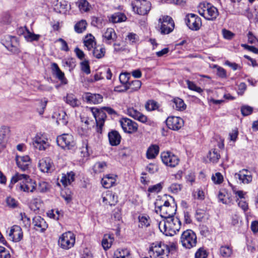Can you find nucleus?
Here are the masks:
<instances>
[{
	"label": "nucleus",
	"mask_w": 258,
	"mask_h": 258,
	"mask_svg": "<svg viewBox=\"0 0 258 258\" xmlns=\"http://www.w3.org/2000/svg\"><path fill=\"white\" fill-rule=\"evenodd\" d=\"M182 188V185L179 183H172L168 188V191L173 194H177Z\"/></svg>",
	"instance_id": "5fc2aeb1"
},
{
	"label": "nucleus",
	"mask_w": 258,
	"mask_h": 258,
	"mask_svg": "<svg viewBox=\"0 0 258 258\" xmlns=\"http://www.w3.org/2000/svg\"><path fill=\"white\" fill-rule=\"evenodd\" d=\"M185 179L187 182H189L192 184L195 181V174L194 172L190 171L185 175Z\"/></svg>",
	"instance_id": "338daca9"
},
{
	"label": "nucleus",
	"mask_w": 258,
	"mask_h": 258,
	"mask_svg": "<svg viewBox=\"0 0 258 258\" xmlns=\"http://www.w3.org/2000/svg\"><path fill=\"white\" fill-rule=\"evenodd\" d=\"M131 92L138 91L141 87L142 83L139 80H134L128 84Z\"/></svg>",
	"instance_id": "603ef678"
},
{
	"label": "nucleus",
	"mask_w": 258,
	"mask_h": 258,
	"mask_svg": "<svg viewBox=\"0 0 258 258\" xmlns=\"http://www.w3.org/2000/svg\"><path fill=\"white\" fill-rule=\"evenodd\" d=\"M212 180L216 184H220L223 181V177L220 172H217L212 176Z\"/></svg>",
	"instance_id": "bf43d9fd"
},
{
	"label": "nucleus",
	"mask_w": 258,
	"mask_h": 258,
	"mask_svg": "<svg viewBox=\"0 0 258 258\" xmlns=\"http://www.w3.org/2000/svg\"><path fill=\"white\" fill-rule=\"evenodd\" d=\"M106 49L103 45H97L93 50V54L94 57L98 59L103 58L105 54Z\"/></svg>",
	"instance_id": "72a5a7b5"
},
{
	"label": "nucleus",
	"mask_w": 258,
	"mask_h": 258,
	"mask_svg": "<svg viewBox=\"0 0 258 258\" xmlns=\"http://www.w3.org/2000/svg\"><path fill=\"white\" fill-rule=\"evenodd\" d=\"M83 98L87 103L90 104H99L103 101V97L101 95L89 92L85 93Z\"/></svg>",
	"instance_id": "b1692460"
},
{
	"label": "nucleus",
	"mask_w": 258,
	"mask_h": 258,
	"mask_svg": "<svg viewBox=\"0 0 258 258\" xmlns=\"http://www.w3.org/2000/svg\"><path fill=\"white\" fill-rule=\"evenodd\" d=\"M76 5L81 12H87L91 8L86 0H78L76 2Z\"/></svg>",
	"instance_id": "e433bc0d"
},
{
	"label": "nucleus",
	"mask_w": 258,
	"mask_h": 258,
	"mask_svg": "<svg viewBox=\"0 0 258 258\" xmlns=\"http://www.w3.org/2000/svg\"><path fill=\"white\" fill-rule=\"evenodd\" d=\"M48 189V183L43 181H41L39 182L38 186H36V190L40 192H44Z\"/></svg>",
	"instance_id": "13d9d810"
},
{
	"label": "nucleus",
	"mask_w": 258,
	"mask_h": 258,
	"mask_svg": "<svg viewBox=\"0 0 258 258\" xmlns=\"http://www.w3.org/2000/svg\"><path fill=\"white\" fill-rule=\"evenodd\" d=\"M173 107L177 110L182 111L185 109L186 105L183 100L179 98H175L173 99Z\"/></svg>",
	"instance_id": "ea45409f"
},
{
	"label": "nucleus",
	"mask_w": 258,
	"mask_h": 258,
	"mask_svg": "<svg viewBox=\"0 0 258 258\" xmlns=\"http://www.w3.org/2000/svg\"><path fill=\"white\" fill-rule=\"evenodd\" d=\"M51 69L53 75L61 81L62 84H67L68 81L64 77V73L60 70L58 65L53 62L51 64Z\"/></svg>",
	"instance_id": "bb28decb"
},
{
	"label": "nucleus",
	"mask_w": 258,
	"mask_h": 258,
	"mask_svg": "<svg viewBox=\"0 0 258 258\" xmlns=\"http://www.w3.org/2000/svg\"><path fill=\"white\" fill-rule=\"evenodd\" d=\"M114 240L113 236L111 234H105L102 240V245L104 249H109Z\"/></svg>",
	"instance_id": "f704fd0d"
},
{
	"label": "nucleus",
	"mask_w": 258,
	"mask_h": 258,
	"mask_svg": "<svg viewBox=\"0 0 258 258\" xmlns=\"http://www.w3.org/2000/svg\"><path fill=\"white\" fill-rule=\"evenodd\" d=\"M9 238L14 242L21 241L23 237V233L22 228L18 225H13L10 228L8 234Z\"/></svg>",
	"instance_id": "a211bd4d"
},
{
	"label": "nucleus",
	"mask_w": 258,
	"mask_h": 258,
	"mask_svg": "<svg viewBox=\"0 0 258 258\" xmlns=\"http://www.w3.org/2000/svg\"><path fill=\"white\" fill-rule=\"evenodd\" d=\"M9 132L10 129L7 126H3L0 128V152L6 147V136Z\"/></svg>",
	"instance_id": "c85d7f7f"
},
{
	"label": "nucleus",
	"mask_w": 258,
	"mask_h": 258,
	"mask_svg": "<svg viewBox=\"0 0 258 258\" xmlns=\"http://www.w3.org/2000/svg\"><path fill=\"white\" fill-rule=\"evenodd\" d=\"M106 167L105 162H97L94 166V170L95 173H100L104 171Z\"/></svg>",
	"instance_id": "864d4df0"
},
{
	"label": "nucleus",
	"mask_w": 258,
	"mask_h": 258,
	"mask_svg": "<svg viewBox=\"0 0 258 258\" xmlns=\"http://www.w3.org/2000/svg\"><path fill=\"white\" fill-rule=\"evenodd\" d=\"M91 25L97 28H101L103 25V20L100 17L93 16L91 18Z\"/></svg>",
	"instance_id": "de8ad7c7"
},
{
	"label": "nucleus",
	"mask_w": 258,
	"mask_h": 258,
	"mask_svg": "<svg viewBox=\"0 0 258 258\" xmlns=\"http://www.w3.org/2000/svg\"><path fill=\"white\" fill-rule=\"evenodd\" d=\"M127 114L143 123L149 125H152L153 124V122L147 116L133 107H130L127 109Z\"/></svg>",
	"instance_id": "ddd939ff"
},
{
	"label": "nucleus",
	"mask_w": 258,
	"mask_h": 258,
	"mask_svg": "<svg viewBox=\"0 0 258 258\" xmlns=\"http://www.w3.org/2000/svg\"><path fill=\"white\" fill-rule=\"evenodd\" d=\"M17 165L22 171L27 170L31 163L30 157L27 156H17L16 158Z\"/></svg>",
	"instance_id": "5701e85b"
},
{
	"label": "nucleus",
	"mask_w": 258,
	"mask_h": 258,
	"mask_svg": "<svg viewBox=\"0 0 258 258\" xmlns=\"http://www.w3.org/2000/svg\"><path fill=\"white\" fill-rule=\"evenodd\" d=\"M84 45L87 48L88 50H90L96 44L94 41V37L90 35V37H86L84 41Z\"/></svg>",
	"instance_id": "49530a36"
},
{
	"label": "nucleus",
	"mask_w": 258,
	"mask_h": 258,
	"mask_svg": "<svg viewBox=\"0 0 258 258\" xmlns=\"http://www.w3.org/2000/svg\"><path fill=\"white\" fill-rule=\"evenodd\" d=\"M208 157L211 162L217 163L220 158L219 150L217 149H212L209 152Z\"/></svg>",
	"instance_id": "37998d69"
},
{
	"label": "nucleus",
	"mask_w": 258,
	"mask_h": 258,
	"mask_svg": "<svg viewBox=\"0 0 258 258\" xmlns=\"http://www.w3.org/2000/svg\"><path fill=\"white\" fill-rule=\"evenodd\" d=\"M133 9L139 15H145L150 10L151 3L146 0H136L133 4Z\"/></svg>",
	"instance_id": "9d476101"
},
{
	"label": "nucleus",
	"mask_w": 258,
	"mask_h": 258,
	"mask_svg": "<svg viewBox=\"0 0 258 258\" xmlns=\"http://www.w3.org/2000/svg\"><path fill=\"white\" fill-rule=\"evenodd\" d=\"M169 252V246L162 242L152 243L149 250L151 258H168Z\"/></svg>",
	"instance_id": "20e7f679"
},
{
	"label": "nucleus",
	"mask_w": 258,
	"mask_h": 258,
	"mask_svg": "<svg viewBox=\"0 0 258 258\" xmlns=\"http://www.w3.org/2000/svg\"><path fill=\"white\" fill-rule=\"evenodd\" d=\"M158 104L154 100H149L145 104V108L147 110L151 111L155 110L158 108Z\"/></svg>",
	"instance_id": "3c124183"
},
{
	"label": "nucleus",
	"mask_w": 258,
	"mask_h": 258,
	"mask_svg": "<svg viewBox=\"0 0 258 258\" xmlns=\"http://www.w3.org/2000/svg\"><path fill=\"white\" fill-rule=\"evenodd\" d=\"M155 211L159 213L160 216L165 219L173 217L175 214L176 207L174 205L171 206L169 200L165 198L160 200H157L155 203Z\"/></svg>",
	"instance_id": "7ed1b4c3"
},
{
	"label": "nucleus",
	"mask_w": 258,
	"mask_h": 258,
	"mask_svg": "<svg viewBox=\"0 0 258 258\" xmlns=\"http://www.w3.org/2000/svg\"><path fill=\"white\" fill-rule=\"evenodd\" d=\"M109 21L112 23H121L126 21L127 18L122 12H116L108 17Z\"/></svg>",
	"instance_id": "c756f323"
},
{
	"label": "nucleus",
	"mask_w": 258,
	"mask_h": 258,
	"mask_svg": "<svg viewBox=\"0 0 258 258\" xmlns=\"http://www.w3.org/2000/svg\"><path fill=\"white\" fill-rule=\"evenodd\" d=\"M10 257L9 252L5 247L0 246V258H10Z\"/></svg>",
	"instance_id": "774afa93"
},
{
	"label": "nucleus",
	"mask_w": 258,
	"mask_h": 258,
	"mask_svg": "<svg viewBox=\"0 0 258 258\" xmlns=\"http://www.w3.org/2000/svg\"><path fill=\"white\" fill-rule=\"evenodd\" d=\"M166 124L169 129L178 131L183 126L184 121L180 117L171 116L167 117Z\"/></svg>",
	"instance_id": "f3484780"
},
{
	"label": "nucleus",
	"mask_w": 258,
	"mask_h": 258,
	"mask_svg": "<svg viewBox=\"0 0 258 258\" xmlns=\"http://www.w3.org/2000/svg\"><path fill=\"white\" fill-rule=\"evenodd\" d=\"M219 252L222 257H229L233 253L232 248L230 245H222L220 247Z\"/></svg>",
	"instance_id": "58836bf2"
},
{
	"label": "nucleus",
	"mask_w": 258,
	"mask_h": 258,
	"mask_svg": "<svg viewBox=\"0 0 258 258\" xmlns=\"http://www.w3.org/2000/svg\"><path fill=\"white\" fill-rule=\"evenodd\" d=\"M161 232L166 236H173L180 229L181 222L177 217H171L163 220L158 224Z\"/></svg>",
	"instance_id": "f03ea898"
},
{
	"label": "nucleus",
	"mask_w": 258,
	"mask_h": 258,
	"mask_svg": "<svg viewBox=\"0 0 258 258\" xmlns=\"http://www.w3.org/2000/svg\"><path fill=\"white\" fill-rule=\"evenodd\" d=\"M161 158L162 162L165 165L170 167H175L179 162V158L169 151L161 153Z\"/></svg>",
	"instance_id": "2eb2a0df"
},
{
	"label": "nucleus",
	"mask_w": 258,
	"mask_h": 258,
	"mask_svg": "<svg viewBox=\"0 0 258 258\" xmlns=\"http://www.w3.org/2000/svg\"><path fill=\"white\" fill-rule=\"evenodd\" d=\"M1 42L8 51L14 54H18L21 52L20 41L16 36L5 35L1 40Z\"/></svg>",
	"instance_id": "423d86ee"
},
{
	"label": "nucleus",
	"mask_w": 258,
	"mask_h": 258,
	"mask_svg": "<svg viewBox=\"0 0 258 258\" xmlns=\"http://www.w3.org/2000/svg\"><path fill=\"white\" fill-rule=\"evenodd\" d=\"M114 258H131L130 251L126 248L118 249L114 252Z\"/></svg>",
	"instance_id": "4c0bfd02"
},
{
	"label": "nucleus",
	"mask_w": 258,
	"mask_h": 258,
	"mask_svg": "<svg viewBox=\"0 0 258 258\" xmlns=\"http://www.w3.org/2000/svg\"><path fill=\"white\" fill-rule=\"evenodd\" d=\"M180 241L183 247L186 249H190L196 246L197 244V235L192 230H186L182 232Z\"/></svg>",
	"instance_id": "0eeeda50"
},
{
	"label": "nucleus",
	"mask_w": 258,
	"mask_h": 258,
	"mask_svg": "<svg viewBox=\"0 0 258 258\" xmlns=\"http://www.w3.org/2000/svg\"><path fill=\"white\" fill-rule=\"evenodd\" d=\"M158 21L160 25V32L162 34H169L173 30L174 23L171 17L164 16L160 18Z\"/></svg>",
	"instance_id": "1a4fd4ad"
},
{
	"label": "nucleus",
	"mask_w": 258,
	"mask_h": 258,
	"mask_svg": "<svg viewBox=\"0 0 258 258\" xmlns=\"http://www.w3.org/2000/svg\"><path fill=\"white\" fill-rule=\"evenodd\" d=\"M7 205L10 208L15 209L18 207L19 203L14 198L12 197H8L6 200Z\"/></svg>",
	"instance_id": "8fccbe9b"
},
{
	"label": "nucleus",
	"mask_w": 258,
	"mask_h": 258,
	"mask_svg": "<svg viewBox=\"0 0 258 258\" xmlns=\"http://www.w3.org/2000/svg\"><path fill=\"white\" fill-rule=\"evenodd\" d=\"M236 201L237 203L238 207L241 208L244 212H246L248 210V204L244 199L239 200V199H237Z\"/></svg>",
	"instance_id": "680f3d73"
},
{
	"label": "nucleus",
	"mask_w": 258,
	"mask_h": 258,
	"mask_svg": "<svg viewBox=\"0 0 258 258\" xmlns=\"http://www.w3.org/2000/svg\"><path fill=\"white\" fill-rule=\"evenodd\" d=\"M87 23L85 20H81L78 22L74 26L75 31L77 33H82L86 30Z\"/></svg>",
	"instance_id": "a19ab883"
},
{
	"label": "nucleus",
	"mask_w": 258,
	"mask_h": 258,
	"mask_svg": "<svg viewBox=\"0 0 258 258\" xmlns=\"http://www.w3.org/2000/svg\"><path fill=\"white\" fill-rule=\"evenodd\" d=\"M75 241V235L71 231H68L61 235L58 244L61 248L67 250L74 246Z\"/></svg>",
	"instance_id": "6e6552de"
},
{
	"label": "nucleus",
	"mask_w": 258,
	"mask_h": 258,
	"mask_svg": "<svg viewBox=\"0 0 258 258\" xmlns=\"http://www.w3.org/2000/svg\"><path fill=\"white\" fill-rule=\"evenodd\" d=\"M186 83L187 85V88L192 91H196L199 93H202L203 92V90L200 87H198L196 84L189 80H186Z\"/></svg>",
	"instance_id": "09e8293b"
},
{
	"label": "nucleus",
	"mask_w": 258,
	"mask_h": 258,
	"mask_svg": "<svg viewBox=\"0 0 258 258\" xmlns=\"http://www.w3.org/2000/svg\"><path fill=\"white\" fill-rule=\"evenodd\" d=\"M33 145L39 150H45L49 147L48 139L43 135H37L33 140Z\"/></svg>",
	"instance_id": "aec40b11"
},
{
	"label": "nucleus",
	"mask_w": 258,
	"mask_h": 258,
	"mask_svg": "<svg viewBox=\"0 0 258 258\" xmlns=\"http://www.w3.org/2000/svg\"><path fill=\"white\" fill-rule=\"evenodd\" d=\"M185 21L187 27L192 30H198L202 25L201 18L194 14L186 15Z\"/></svg>",
	"instance_id": "dca6fc26"
},
{
	"label": "nucleus",
	"mask_w": 258,
	"mask_h": 258,
	"mask_svg": "<svg viewBox=\"0 0 258 258\" xmlns=\"http://www.w3.org/2000/svg\"><path fill=\"white\" fill-rule=\"evenodd\" d=\"M39 167L43 172H49L53 170V163L49 158L42 159L39 161Z\"/></svg>",
	"instance_id": "a878e982"
},
{
	"label": "nucleus",
	"mask_w": 258,
	"mask_h": 258,
	"mask_svg": "<svg viewBox=\"0 0 258 258\" xmlns=\"http://www.w3.org/2000/svg\"><path fill=\"white\" fill-rule=\"evenodd\" d=\"M32 224L35 230L40 232L45 231L48 227L44 219L39 216H35L33 218Z\"/></svg>",
	"instance_id": "4be33fe9"
},
{
	"label": "nucleus",
	"mask_w": 258,
	"mask_h": 258,
	"mask_svg": "<svg viewBox=\"0 0 258 258\" xmlns=\"http://www.w3.org/2000/svg\"><path fill=\"white\" fill-rule=\"evenodd\" d=\"M159 152L158 146L152 145L147 149L146 152V157L148 159H153L156 158Z\"/></svg>",
	"instance_id": "473e14b6"
},
{
	"label": "nucleus",
	"mask_w": 258,
	"mask_h": 258,
	"mask_svg": "<svg viewBox=\"0 0 258 258\" xmlns=\"http://www.w3.org/2000/svg\"><path fill=\"white\" fill-rule=\"evenodd\" d=\"M119 123L124 132L132 134L136 133L138 129V124L132 119L123 117L119 120Z\"/></svg>",
	"instance_id": "f8f14e48"
},
{
	"label": "nucleus",
	"mask_w": 258,
	"mask_h": 258,
	"mask_svg": "<svg viewBox=\"0 0 258 258\" xmlns=\"http://www.w3.org/2000/svg\"><path fill=\"white\" fill-rule=\"evenodd\" d=\"M75 174L73 172L68 173L67 175L62 176L60 182L64 186L70 184L74 180Z\"/></svg>",
	"instance_id": "79ce46f5"
},
{
	"label": "nucleus",
	"mask_w": 258,
	"mask_h": 258,
	"mask_svg": "<svg viewBox=\"0 0 258 258\" xmlns=\"http://www.w3.org/2000/svg\"><path fill=\"white\" fill-rule=\"evenodd\" d=\"M91 110L95 118L96 125L97 127V132L101 133L102 132V128L104 125V123L106 118V113L103 109L100 110L97 108H91Z\"/></svg>",
	"instance_id": "4468645a"
},
{
	"label": "nucleus",
	"mask_w": 258,
	"mask_h": 258,
	"mask_svg": "<svg viewBox=\"0 0 258 258\" xmlns=\"http://www.w3.org/2000/svg\"><path fill=\"white\" fill-rule=\"evenodd\" d=\"M39 34H36L30 31H28L25 35V39L27 42H32L33 41H38L41 37Z\"/></svg>",
	"instance_id": "c03bdc74"
},
{
	"label": "nucleus",
	"mask_w": 258,
	"mask_h": 258,
	"mask_svg": "<svg viewBox=\"0 0 258 258\" xmlns=\"http://www.w3.org/2000/svg\"><path fill=\"white\" fill-rule=\"evenodd\" d=\"M253 111V108L247 105L242 106L241 108V112L243 116H247L250 114Z\"/></svg>",
	"instance_id": "e2e57ef3"
},
{
	"label": "nucleus",
	"mask_w": 258,
	"mask_h": 258,
	"mask_svg": "<svg viewBox=\"0 0 258 258\" xmlns=\"http://www.w3.org/2000/svg\"><path fill=\"white\" fill-rule=\"evenodd\" d=\"M116 179L113 175L107 174L104 176L101 180V184L105 188L112 187L115 182Z\"/></svg>",
	"instance_id": "2f4dec72"
},
{
	"label": "nucleus",
	"mask_w": 258,
	"mask_h": 258,
	"mask_svg": "<svg viewBox=\"0 0 258 258\" xmlns=\"http://www.w3.org/2000/svg\"><path fill=\"white\" fill-rule=\"evenodd\" d=\"M57 122L59 124L66 125L68 123V116L65 112L61 111L57 117Z\"/></svg>",
	"instance_id": "a18cd8bd"
},
{
	"label": "nucleus",
	"mask_w": 258,
	"mask_h": 258,
	"mask_svg": "<svg viewBox=\"0 0 258 258\" xmlns=\"http://www.w3.org/2000/svg\"><path fill=\"white\" fill-rule=\"evenodd\" d=\"M81 68L82 71L86 74H89L90 73V69L88 61L84 60L81 62Z\"/></svg>",
	"instance_id": "0e129e2a"
},
{
	"label": "nucleus",
	"mask_w": 258,
	"mask_h": 258,
	"mask_svg": "<svg viewBox=\"0 0 258 258\" xmlns=\"http://www.w3.org/2000/svg\"><path fill=\"white\" fill-rule=\"evenodd\" d=\"M102 202L105 205H108L109 206L115 205L118 200L117 197L114 193L110 190H107L104 192L102 194Z\"/></svg>",
	"instance_id": "412c9836"
},
{
	"label": "nucleus",
	"mask_w": 258,
	"mask_h": 258,
	"mask_svg": "<svg viewBox=\"0 0 258 258\" xmlns=\"http://www.w3.org/2000/svg\"><path fill=\"white\" fill-rule=\"evenodd\" d=\"M18 182L19 183L16 185V189L18 191L33 192L36 190V182L26 174L16 173L11 179L9 187L13 188L14 184Z\"/></svg>",
	"instance_id": "f257e3e1"
},
{
	"label": "nucleus",
	"mask_w": 258,
	"mask_h": 258,
	"mask_svg": "<svg viewBox=\"0 0 258 258\" xmlns=\"http://www.w3.org/2000/svg\"><path fill=\"white\" fill-rule=\"evenodd\" d=\"M207 254L203 248H200L195 253V258H206Z\"/></svg>",
	"instance_id": "69168bd1"
},
{
	"label": "nucleus",
	"mask_w": 258,
	"mask_h": 258,
	"mask_svg": "<svg viewBox=\"0 0 258 258\" xmlns=\"http://www.w3.org/2000/svg\"><path fill=\"white\" fill-rule=\"evenodd\" d=\"M109 143L111 146H117L120 143L121 136L116 131H112L108 134Z\"/></svg>",
	"instance_id": "cd10ccee"
},
{
	"label": "nucleus",
	"mask_w": 258,
	"mask_h": 258,
	"mask_svg": "<svg viewBox=\"0 0 258 258\" xmlns=\"http://www.w3.org/2000/svg\"><path fill=\"white\" fill-rule=\"evenodd\" d=\"M234 177L238 179L240 183L248 184L252 181V176L251 172L247 169H243L235 173Z\"/></svg>",
	"instance_id": "6ab92c4d"
},
{
	"label": "nucleus",
	"mask_w": 258,
	"mask_h": 258,
	"mask_svg": "<svg viewBox=\"0 0 258 258\" xmlns=\"http://www.w3.org/2000/svg\"><path fill=\"white\" fill-rule=\"evenodd\" d=\"M66 101L73 107H78L81 105V102L72 94L67 95Z\"/></svg>",
	"instance_id": "c9c22d12"
},
{
	"label": "nucleus",
	"mask_w": 258,
	"mask_h": 258,
	"mask_svg": "<svg viewBox=\"0 0 258 258\" xmlns=\"http://www.w3.org/2000/svg\"><path fill=\"white\" fill-rule=\"evenodd\" d=\"M102 37L103 41L107 44H111L117 38L114 30L111 28H107L103 33Z\"/></svg>",
	"instance_id": "393cba45"
},
{
	"label": "nucleus",
	"mask_w": 258,
	"mask_h": 258,
	"mask_svg": "<svg viewBox=\"0 0 258 258\" xmlns=\"http://www.w3.org/2000/svg\"><path fill=\"white\" fill-rule=\"evenodd\" d=\"M21 220L22 221L23 225L26 228H29L31 225V220L29 218L27 217L25 213H20Z\"/></svg>",
	"instance_id": "6e6d98bb"
},
{
	"label": "nucleus",
	"mask_w": 258,
	"mask_h": 258,
	"mask_svg": "<svg viewBox=\"0 0 258 258\" xmlns=\"http://www.w3.org/2000/svg\"><path fill=\"white\" fill-rule=\"evenodd\" d=\"M57 145L64 149H71L75 145L74 137L70 134H63L57 137Z\"/></svg>",
	"instance_id": "9b49d317"
},
{
	"label": "nucleus",
	"mask_w": 258,
	"mask_h": 258,
	"mask_svg": "<svg viewBox=\"0 0 258 258\" xmlns=\"http://www.w3.org/2000/svg\"><path fill=\"white\" fill-rule=\"evenodd\" d=\"M130 78V74L124 73L120 74L119 79L121 84H128Z\"/></svg>",
	"instance_id": "4d7b16f0"
},
{
	"label": "nucleus",
	"mask_w": 258,
	"mask_h": 258,
	"mask_svg": "<svg viewBox=\"0 0 258 258\" xmlns=\"http://www.w3.org/2000/svg\"><path fill=\"white\" fill-rule=\"evenodd\" d=\"M162 188V186L161 183H159L154 185L151 186L149 187L148 189V191L149 192H155L158 193L161 191Z\"/></svg>",
	"instance_id": "052dcab7"
},
{
	"label": "nucleus",
	"mask_w": 258,
	"mask_h": 258,
	"mask_svg": "<svg viewBox=\"0 0 258 258\" xmlns=\"http://www.w3.org/2000/svg\"><path fill=\"white\" fill-rule=\"evenodd\" d=\"M198 11L201 16L209 21L215 20L219 15L218 9L211 4L206 2L199 4Z\"/></svg>",
	"instance_id": "39448f33"
},
{
	"label": "nucleus",
	"mask_w": 258,
	"mask_h": 258,
	"mask_svg": "<svg viewBox=\"0 0 258 258\" xmlns=\"http://www.w3.org/2000/svg\"><path fill=\"white\" fill-rule=\"evenodd\" d=\"M139 228H146L150 225L151 220L150 217L147 214H140L138 216Z\"/></svg>",
	"instance_id": "7c9ffc66"
}]
</instances>
